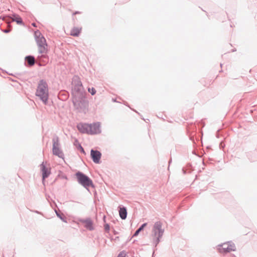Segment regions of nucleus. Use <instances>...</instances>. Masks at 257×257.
Instances as JSON below:
<instances>
[{
    "label": "nucleus",
    "mask_w": 257,
    "mask_h": 257,
    "mask_svg": "<svg viewBox=\"0 0 257 257\" xmlns=\"http://www.w3.org/2000/svg\"><path fill=\"white\" fill-rule=\"evenodd\" d=\"M73 102L75 108L85 112L88 109V101L85 98V93L81 84L75 87L72 91Z\"/></svg>",
    "instance_id": "f257e3e1"
},
{
    "label": "nucleus",
    "mask_w": 257,
    "mask_h": 257,
    "mask_svg": "<svg viewBox=\"0 0 257 257\" xmlns=\"http://www.w3.org/2000/svg\"><path fill=\"white\" fill-rule=\"evenodd\" d=\"M77 128L82 134L94 135L100 132L99 124L97 123L92 124L79 123L77 125Z\"/></svg>",
    "instance_id": "f03ea898"
},
{
    "label": "nucleus",
    "mask_w": 257,
    "mask_h": 257,
    "mask_svg": "<svg viewBox=\"0 0 257 257\" xmlns=\"http://www.w3.org/2000/svg\"><path fill=\"white\" fill-rule=\"evenodd\" d=\"M36 95L39 97L45 104H46L49 93L47 84L45 81L43 80L40 81L36 92Z\"/></svg>",
    "instance_id": "7ed1b4c3"
},
{
    "label": "nucleus",
    "mask_w": 257,
    "mask_h": 257,
    "mask_svg": "<svg viewBox=\"0 0 257 257\" xmlns=\"http://www.w3.org/2000/svg\"><path fill=\"white\" fill-rule=\"evenodd\" d=\"M163 232L164 231L162 229V223L159 221L156 222L153 226L151 235V240L154 244L157 245L159 243L160 238L162 236Z\"/></svg>",
    "instance_id": "20e7f679"
},
{
    "label": "nucleus",
    "mask_w": 257,
    "mask_h": 257,
    "mask_svg": "<svg viewBox=\"0 0 257 257\" xmlns=\"http://www.w3.org/2000/svg\"><path fill=\"white\" fill-rule=\"evenodd\" d=\"M39 34V36L37 37V42L38 46L39 52L42 54H46L48 52V45L46 40L44 37L41 36L39 32H36V35Z\"/></svg>",
    "instance_id": "39448f33"
},
{
    "label": "nucleus",
    "mask_w": 257,
    "mask_h": 257,
    "mask_svg": "<svg viewBox=\"0 0 257 257\" xmlns=\"http://www.w3.org/2000/svg\"><path fill=\"white\" fill-rule=\"evenodd\" d=\"M76 176L77 177L78 182L83 186L85 188H88L93 186L92 180L87 176L83 174L81 172H78L76 173Z\"/></svg>",
    "instance_id": "423d86ee"
},
{
    "label": "nucleus",
    "mask_w": 257,
    "mask_h": 257,
    "mask_svg": "<svg viewBox=\"0 0 257 257\" xmlns=\"http://www.w3.org/2000/svg\"><path fill=\"white\" fill-rule=\"evenodd\" d=\"M218 249L220 253H226L234 251L235 250V245L231 242H227L218 245Z\"/></svg>",
    "instance_id": "0eeeda50"
},
{
    "label": "nucleus",
    "mask_w": 257,
    "mask_h": 257,
    "mask_svg": "<svg viewBox=\"0 0 257 257\" xmlns=\"http://www.w3.org/2000/svg\"><path fill=\"white\" fill-rule=\"evenodd\" d=\"M53 153L59 158H63V154L59 148V143L58 139L53 141Z\"/></svg>",
    "instance_id": "6e6552de"
},
{
    "label": "nucleus",
    "mask_w": 257,
    "mask_h": 257,
    "mask_svg": "<svg viewBox=\"0 0 257 257\" xmlns=\"http://www.w3.org/2000/svg\"><path fill=\"white\" fill-rule=\"evenodd\" d=\"M91 157L93 162L96 164H98L100 162V160L101 156V154L98 151H94L92 150L91 151Z\"/></svg>",
    "instance_id": "1a4fd4ad"
},
{
    "label": "nucleus",
    "mask_w": 257,
    "mask_h": 257,
    "mask_svg": "<svg viewBox=\"0 0 257 257\" xmlns=\"http://www.w3.org/2000/svg\"><path fill=\"white\" fill-rule=\"evenodd\" d=\"M41 169L42 172L43 179L44 180L46 178L48 177L50 171L49 169L46 168L43 163L41 165Z\"/></svg>",
    "instance_id": "9d476101"
},
{
    "label": "nucleus",
    "mask_w": 257,
    "mask_h": 257,
    "mask_svg": "<svg viewBox=\"0 0 257 257\" xmlns=\"http://www.w3.org/2000/svg\"><path fill=\"white\" fill-rule=\"evenodd\" d=\"M82 30L81 27H73L70 31V35L74 37H78Z\"/></svg>",
    "instance_id": "9b49d317"
},
{
    "label": "nucleus",
    "mask_w": 257,
    "mask_h": 257,
    "mask_svg": "<svg viewBox=\"0 0 257 257\" xmlns=\"http://www.w3.org/2000/svg\"><path fill=\"white\" fill-rule=\"evenodd\" d=\"M83 226L89 230H92L93 226L92 222L90 220H85L82 221Z\"/></svg>",
    "instance_id": "f8f14e48"
},
{
    "label": "nucleus",
    "mask_w": 257,
    "mask_h": 257,
    "mask_svg": "<svg viewBox=\"0 0 257 257\" xmlns=\"http://www.w3.org/2000/svg\"><path fill=\"white\" fill-rule=\"evenodd\" d=\"M119 214L121 219H125L127 215L126 208L124 207H120L119 210Z\"/></svg>",
    "instance_id": "ddd939ff"
},
{
    "label": "nucleus",
    "mask_w": 257,
    "mask_h": 257,
    "mask_svg": "<svg viewBox=\"0 0 257 257\" xmlns=\"http://www.w3.org/2000/svg\"><path fill=\"white\" fill-rule=\"evenodd\" d=\"M26 60L30 66L33 65L35 63V58L33 56H29L26 57Z\"/></svg>",
    "instance_id": "4468645a"
},
{
    "label": "nucleus",
    "mask_w": 257,
    "mask_h": 257,
    "mask_svg": "<svg viewBox=\"0 0 257 257\" xmlns=\"http://www.w3.org/2000/svg\"><path fill=\"white\" fill-rule=\"evenodd\" d=\"M12 20L13 21L16 22L18 24H22L23 23L22 18L18 16L14 15L12 17Z\"/></svg>",
    "instance_id": "2eb2a0df"
},
{
    "label": "nucleus",
    "mask_w": 257,
    "mask_h": 257,
    "mask_svg": "<svg viewBox=\"0 0 257 257\" xmlns=\"http://www.w3.org/2000/svg\"><path fill=\"white\" fill-rule=\"evenodd\" d=\"M88 91L89 92H90L91 95H93L96 93V90L94 88H88Z\"/></svg>",
    "instance_id": "dca6fc26"
},
{
    "label": "nucleus",
    "mask_w": 257,
    "mask_h": 257,
    "mask_svg": "<svg viewBox=\"0 0 257 257\" xmlns=\"http://www.w3.org/2000/svg\"><path fill=\"white\" fill-rule=\"evenodd\" d=\"M126 253L124 251H121L117 257H127Z\"/></svg>",
    "instance_id": "f3484780"
},
{
    "label": "nucleus",
    "mask_w": 257,
    "mask_h": 257,
    "mask_svg": "<svg viewBox=\"0 0 257 257\" xmlns=\"http://www.w3.org/2000/svg\"><path fill=\"white\" fill-rule=\"evenodd\" d=\"M147 223H144L139 229H140V230H142L147 225Z\"/></svg>",
    "instance_id": "a211bd4d"
},
{
    "label": "nucleus",
    "mask_w": 257,
    "mask_h": 257,
    "mask_svg": "<svg viewBox=\"0 0 257 257\" xmlns=\"http://www.w3.org/2000/svg\"><path fill=\"white\" fill-rule=\"evenodd\" d=\"M141 231V230H140L139 229H138L136 231V232L134 234V236H137L139 234V232Z\"/></svg>",
    "instance_id": "6ab92c4d"
},
{
    "label": "nucleus",
    "mask_w": 257,
    "mask_h": 257,
    "mask_svg": "<svg viewBox=\"0 0 257 257\" xmlns=\"http://www.w3.org/2000/svg\"><path fill=\"white\" fill-rule=\"evenodd\" d=\"M105 229L106 230H108L109 229V226L108 224H106L104 226Z\"/></svg>",
    "instance_id": "aec40b11"
},
{
    "label": "nucleus",
    "mask_w": 257,
    "mask_h": 257,
    "mask_svg": "<svg viewBox=\"0 0 257 257\" xmlns=\"http://www.w3.org/2000/svg\"><path fill=\"white\" fill-rule=\"evenodd\" d=\"M80 14V12H77L74 13L73 14H74V15H76V14Z\"/></svg>",
    "instance_id": "412c9836"
},
{
    "label": "nucleus",
    "mask_w": 257,
    "mask_h": 257,
    "mask_svg": "<svg viewBox=\"0 0 257 257\" xmlns=\"http://www.w3.org/2000/svg\"><path fill=\"white\" fill-rule=\"evenodd\" d=\"M32 25L34 26V27H36V24L35 23H33L32 24Z\"/></svg>",
    "instance_id": "4be33fe9"
},
{
    "label": "nucleus",
    "mask_w": 257,
    "mask_h": 257,
    "mask_svg": "<svg viewBox=\"0 0 257 257\" xmlns=\"http://www.w3.org/2000/svg\"><path fill=\"white\" fill-rule=\"evenodd\" d=\"M81 151H82L83 153L84 152L83 149L81 147Z\"/></svg>",
    "instance_id": "5701e85b"
}]
</instances>
